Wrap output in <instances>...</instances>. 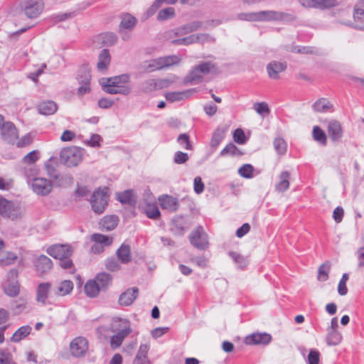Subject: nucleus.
Wrapping results in <instances>:
<instances>
[{"mask_svg":"<svg viewBox=\"0 0 364 364\" xmlns=\"http://www.w3.org/2000/svg\"><path fill=\"white\" fill-rule=\"evenodd\" d=\"M132 332L131 322L127 318L119 317L112 318L109 327L100 326L97 328L99 338H109L110 347L113 350L119 348Z\"/></svg>","mask_w":364,"mask_h":364,"instance_id":"1","label":"nucleus"},{"mask_svg":"<svg viewBox=\"0 0 364 364\" xmlns=\"http://www.w3.org/2000/svg\"><path fill=\"white\" fill-rule=\"evenodd\" d=\"M129 80L130 76L128 74H123L110 78H102L100 85L103 90L108 94L128 95L132 91V87L127 85Z\"/></svg>","mask_w":364,"mask_h":364,"instance_id":"2","label":"nucleus"},{"mask_svg":"<svg viewBox=\"0 0 364 364\" xmlns=\"http://www.w3.org/2000/svg\"><path fill=\"white\" fill-rule=\"evenodd\" d=\"M181 60V58L178 55H167L144 61L141 65V68L144 71L151 73L177 65Z\"/></svg>","mask_w":364,"mask_h":364,"instance_id":"3","label":"nucleus"},{"mask_svg":"<svg viewBox=\"0 0 364 364\" xmlns=\"http://www.w3.org/2000/svg\"><path fill=\"white\" fill-rule=\"evenodd\" d=\"M83 158V150L78 147L63 149L60 154V162L68 167L77 166Z\"/></svg>","mask_w":364,"mask_h":364,"instance_id":"4","label":"nucleus"},{"mask_svg":"<svg viewBox=\"0 0 364 364\" xmlns=\"http://www.w3.org/2000/svg\"><path fill=\"white\" fill-rule=\"evenodd\" d=\"M213 68V65L210 62H205L195 66L185 77L184 83L196 85L201 82L203 77L208 74Z\"/></svg>","mask_w":364,"mask_h":364,"instance_id":"5","label":"nucleus"},{"mask_svg":"<svg viewBox=\"0 0 364 364\" xmlns=\"http://www.w3.org/2000/svg\"><path fill=\"white\" fill-rule=\"evenodd\" d=\"M108 189H97L95 191L90 198V203L92 210L97 214L102 213L108 203L109 196L107 194Z\"/></svg>","mask_w":364,"mask_h":364,"instance_id":"6","label":"nucleus"},{"mask_svg":"<svg viewBox=\"0 0 364 364\" xmlns=\"http://www.w3.org/2000/svg\"><path fill=\"white\" fill-rule=\"evenodd\" d=\"M19 7L27 18H36L43 11L44 3L43 0H22Z\"/></svg>","mask_w":364,"mask_h":364,"instance_id":"7","label":"nucleus"},{"mask_svg":"<svg viewBox=\"0 0 364 364\" xmlns=\"http://www.w3.org/2000/svg\"><path fill=\"white\" fill-rule=\"evenodd\" d=\"M191 244L198 250H205L208 247V236L203 227L198 226L189 235Z\"/></svg>","mask_w":364,"mask_h":364,"instance_id":"8","label":"nucleus"},{"mask_svg":"<svg viewBox=\"0 0 364 364\" xmlns=\"http://www.w3.org/2000/svg\"><path fill=\"white\" fill-rule=\"evenodd\" d=\"M28 184L31 185L32 191L38 196H47L53 189V183L43 177L33 178Z\"/></svg>","mask_w":364,"mask_h":364,"instance_id":"9","label":"nucleus"},{"mask_svg":"<svg viewBox=\"0 0 364 364\" xmlns=\"http://www.w3.org/2000/svg\"><path fill=\"white\" fill-rule=\"evenodd\" d=\"M294 19L293 15L272 10L257 11V21H287Z\"/></svg>","mask_w":364,"mask_h":364,"instance_id":"10","label":"nucleus"},{"mask_svg":"<svg viewBox=\"0 0 364 364\" xmlns=\"http://www.w3.org/2000/svg\"><path fill=\"white\" fill-rule=\"evenodd\" d=\"M52 284L50 282L40 283L36 289V301L42 304H49L48 299L55 296L53 292Z\"/></svg>","mask_w":364,"mask_h":364,"instance_id":"11","label":"nucleus"},{"mask_svg":"<svg viewBox=\"0 0 364 364\" xmlns=\"http://www.w3.org/2000/svg\"><path fill=\"white\" fill-rule=\"evenodd\" d=\"M46 252L50 256L60 260L70 257L73 253V250L68 245L56 244L48 247Z\"/></svg>","mask_w":364,"mask_h":364,"instance_id":"12","label":"nucleus"},{"mask_svg":"<svg viewBox=\"0 0 364 364\" xmlns=\"http://www.w3.org/2000/svg\"><path fill=\"white\" fill-rule=\"evenodd\" d=\"M24 208L18 203H14L6 200V205L4 208L3 217L11 220L21 218L24 213Z\"/></svg>","mask_w":364,"mask_h":364,"instance_id":"13","label":"nucleus"},{"mask_svg":"<svg viewBox=\"0 0 364 364\" xmlns=\"http://www.w3.org/2000/svg\"><path fill=\"white\" fill-rule=\"evenodd\" d=\"M87 349V341L83 337H77L74 338L70 344V353L75 357L83 356Z\"/></svg>","mask_w":364,"mask_h":364,"instance_id":"14","label":"nucleus"},{"mask_svg":"<svg viewBox=\"0 0 364 364\" xmlns=\"http://www.w3.org/2000/svg\"><path fill=\"white\" fill-rule=\"evenodd\" d=\"M300 4L305 8L325 9L337 5L336 0H299Z\"/></svg>","mask_w":364,"mask_h":364,"instance_id":"15","label":"nucleus"},{"mask_svg":"<svg viewBox=\"0 0 364 364\" xmlns=\"http://www.w3.org/2000/svg\"><path fill=\"white\" fill-rule=\"evenodd\" d=\"M353 19L354 23L352 26L364 31V0H359L355 5Z\"/></svg>","mask_w":364,"mask_h":364,"instance_id":"16","label":"nucleus"},{"mask_svg":"<svg viewBox=\"0 0 364 364\" xmlns=\"http://www.w3.org/2000/svg\"><path fill=\"white\" fill-rule=\"evenodd\" d=\"M2 139L8 143H14L18 136L15 125L11 122H5L1 129Z\"/></svg>","mask_w":364,"mask_h":364,"instance_id":"17","label":"nucleus"},{"mask_svg":"<svg viewBox=\"0 0 364 364\" xmlns=\"http://www.w3.org/2000/svg\"><path fill=\"white\" fill-rule=\"evenodd\" d=\"M327 132L330 139L333 142H338L343 137L341 124L336 120H331L328 122Z\"/></svg>","mask_w":364,"mask_h":364,"instance_id":"18","label":"nucleus"},{"mask_svg":"<svg viewBox=\"0 0 364 364\" xmlns=\"http://www.w3.org/2000/svg\"><path fill=\"white\" fill-rule=\"evenodd\" d=\"M272 336L267 333H254L246 336L245 342L247 345H267L270 343Z\"/></svg>","mask_w":364,"mask_h":364,"instance_id":"19","label":"nucleus"},{"mask_svg":"<svg viewBox=\"0 0 364 364\" xmlns=\"http://www.w3.org/2000/svg\"><path fill=\"white\" fill-rule=\"evenodd\" d=\"M33 262L36 270L39 274H46L53 267L52 260L44 255L38 257Z\"/></svg>","mask_w":364,"mask_h":364,"instance_id":"20","label":"nucleus"},{"mask_svg":"<svg viewBox=\"0 0 364 364\" xmlns=\"http://www.w3.org/2000/svg\"><path fill=\"white\" fill-rule=\"evenodd\" d=\"M74 284L70 280H63L57 283L53 287V292L55 296H65L71 294Z\"/></svg>","mask_w":364,"mask_h":364,"instance_id":"21","label":"nucleus"},{"mask_svg":"<svg viewBox=\"0 0 364 364\" xmlns=\"http://www.w3.org/2000/svg\"><path fill=\"white\" fill-rule=\"evenodd\" d=\"M287 69V64L284 62L273 60L267 65V71L269 77L273 80L279 78V74Z\"/></svg>","mask_w":364,"mask_h":364,"instance_id":"22","label":"nucleus"},{"mask_svg":"<svg viewBox=\"0 0 364 364\" xmlns=\"http://www.w3.org/2000/svg\"><path fill=\"white\" fill-rule=\"evenodd\" d=\"M161 207L169 212H175L179 207L178 200L171 196L164 195L159 198Z\"/></svg>","mask_w":364,"mask_h":364,"instance_id":"23","label":"nucleus"},{"mask_svg":"<svg viewBox=\"0 0 364 364\" xmlns=\"http://www.w3.org/2000/svg\"><path fill=\"white\" fill-rule=\"evenodd\" d=\"M203 25V21H193L176 28L175 34L176 36H184L202 28Z\"/></svg>","mask_w":364,"mask_h":364,"instance_id":"24","label":"nucleus"},{"mask_svg":"<svg viewBox=\"0 0 364 364\" xmlns=\"http://www.w3.org/2000/svg\"><path fill=\"white\" fill-rule=\"evenodd\" d=\"M90 75L88 70L85 68L83 75H78V80L81 85L79 87L77 90V95L81 97L85 94L90 92Z\"/></svg>","mask_w":364,"mask_h":364,"instance_id":"25","label":"nucleus"},{"mask_svg":"<svg viewBox=\"0 0 364 364\" xmlns=\"http://www.w3.org/2000/svg\"><path fill=\"white\" fill-rule=\"evenodd\" d=\"M139 289L136 287L127 289L119 298V303L123 306H129L137 297Z\"/></svg>","mask_w":364,"mask_h":364,"instance_id":"26","label":"nucleus"},{"mask_svg":"<svg viewBox=\"0 0 364 364\" xmlns=\"http://www.w3.org/2000/svg\"><path fill=\"white\" fill-rule=\"evenodd\" d=\"M119 222L116 215H106L100 222V225L102 230L110 231L114 230Z\"/></svg>","mask_w":364,"mask_h":364,"instance_id":"27","label":"nucleus"},{"mask_svg":"<svg viewBox=\"0 0 364 364\" xmlns=\"http://www.w3.org/2000/svg\"><path fill=\"white\" fill-rule=\"evenodd\" d=\"M117 256L118 259L122 264H127L132 259L130 246L125 243L122 244L117 250Z\"/></svg>","mask_w":364,"mask_h":364,"instance_id":"28","label":"nucleus"},{"mask_svg":"<svg viewBox=\"0 0 364 364\" xmlns=\"http://www.w3.org/2000/svg\"><path fill=\"white\" fill-rule=\"evenodd\" d=\"M38 109L41 114L51 115L55 113L58 106L54 101L48 100L40 103L38 106Z\"/></svg>","mask_w":364,"mask_h":364,"instance_id":"29","label":"nucleus"},{"mask_svg":"<svg viewBox=\"0 0 364 364\" xmlns=\"http://www.w3.org/2000/svg\"><path fill=\"white\" fill-rule=\"evenodd\" d=\"M193 89L187 90L182 92H169L165 95V97L168 101L173 102L188 98L193 93Z\"/></svg>","mask_w":364,"mask_h":364,"instance_id":"30","label":"nucleus"},{"mask_svg":"<svg viewBox=\"0 0 364 364\" xmlns=\"http://www.w3.org/2000/svg\"><path fill=\"white\" fill-rule=\"evenodd\" d=\"M313 109L316 112H328L333 109V105L326 98H321L312 105Z\"/></svg>","mask_w":364,"mask_h":364,"instance_id":"31","label":"nucleus"},{"mask_svg":"<svg viewBox=\"0 0 364 364\" xmlns=\"http://www.w3.org/2000/svg\"><path fill=\"white\" fill-rule=\"evenodd\" d=\"M117 199L123 204L133 205L136 203V197L132 190H127L117 194Z\"/></svg>","mask_w":364,"mask_h":364,"instance_id":"32","label":"nucleus"},{"mask_svg":"<svg viewBox=\"0 0 364 364\" xmlns=\"http://www.w3.org/2000/svg\"><path fill=\"white\" fill-rule=\"evenodd\" d=\"M225 129L221 127H218L213 132L211 140L210 146L213 150H215L220 145L221 141L225 138Z\"/></svg>","mask_w":364,"mask_h":364,"instance_id":"33","label":"nucleus"},{"mask_svg":"<svg viewBox=\"0 0 364 364\" xmlns=\"http://www.w3.org/2000/svg\"><path fill=\"white\" fill-rule=\"evenodd\" d=\"M137 22L136 18L129 14H125L122 16L120 29L132 31Z\"/></svg>","mask_w":364,"mask_h":364,"instance_id":"34","label":"nucleus"},{"mask_svg":"<svg viewBox=\"0 0 364 364\" xmlns=\"http://www.w3.org/2000/svg\"><path fill=\"white\" fill-rule=\"evenodd\" d=\"M110 63V55L107 49L102 50L98 57L97 69L104 71L107 68Z\"/></svg>","mask_w":364,"mask_h":364,"instance_id":"35","label":"nucleus"},{"mask_svg":"<svg viewBox=\"0 0 364 364\" xmlns=\"http://www.w3.org/2000/svg\"><path fill=\"white\" fill-rule=\"evenodd\" d=\"M290 178V173L287 171H282L279 176V182L276 185V190L278 192H284L289 187V179Z\"/></svg>","mask_w":364,"mask_h":364,"instance_id":"36","label":"nucleus"},{"mask_svg":"<svg viewBox=\"0 0 364 364\" xmlns=\"http://www.w3.org/2000/svg\"><path fill=\"white\" fill-rule=\"evenodd\" d=\"M342 341V336L338 331H327L326 342L328 346H337Z\"/></svg>","mask_w":364,"mask_h":364,"instance_id":"37","label":"nucleus"},{"mask_svg":"<svg viewBox=\"0 0 364 364\" xmlns=\"http://www.w3.org/2000/svg\"><path fill=\"white\" fill-rule=\"evenodd\" d=\"M31 327L29 326H23L19 328L12 336L11 341L13 342H19L25 338L31 333Z\"/></svg>","mask_w":364,"mask_h":364,"instance_id":"38","label":"nucleus"},{"mask_svg":"<svg viewBox=\"0 0 364 364\" xmlns=\"http://www.w3.org/2000/svg\"><path fill=\"white\" fill-rule=\"evenodd\" d=\"M312 135L314 139L322 146H326L327 143V136L323 130L318 126H314Z\"/></svg>","mask_w":364,"mask_h":364,"instance_id":"39","label":"nucleus"},{"mask_svg":"<svg viewBox=\"0 0 364 364\" xmlns=\"http://www.w3.org/2000/svg\"><path fill=\"white\" fill-rule=\"evenodd\" d=\"M101 289L95 280L88 281L85 285V292L90 297H95Z\"/></svg>","mask_w":364,"mask_h":364,"instance_id":"40","label":"nucleus"},{"mask_svg":"<svg viewBox=\"0 0 364 364\" xmlns=\"http://www.w3.org/2000/svg\"><path fill=\"white\" fill-rule=\"evenodd\" d=\"M91 240L93 242L102 245L103 247L109 246L112 242V237L100 233L92 235Z\"/></svg>","mask_w":364,"mask_h":364,"instance_id":"41","label":"nucleus"},{"mask_svg":"<svg viewBox=\"0 0 364 364\" xmlns=\"http://www.w3.org/2000/svg\"><path fill=\"white\" fill-rule=\"evenodd\" d=\"M111 280L112 277L110 274L106 272L99 273L95 279L101 289L106 288L111 282Z\"/></svg>","mask_w":364,"mask_h":364,"instance_id":"42","label":"nucleus"},{"mask_svg":"<svg viewBox=\"0 0 364 364\" xmlns=\"http://www.w3.org/2000/svg\"><path fill=\"white\" fill-rule=\"evenodd\" d=\"M242 152L240 149L232 143H229L225 147L220 151V156H239L241 155Z\"/></svg>","mask_w":364,"mask_h":364,"instance_id":"43","label":"nucleus"},{"mask_svg":"<svg viewBox=\"0 0 364 364\" xmlns=\"http://www.w3.org/2000/svg\"><path fill=\"white\" fill-rule=\"evenodd\" d=\"M331 269V263L326 262L322 264L318 270V279L321 282H325L328 279V273Z\"/></svg>","mask_w":364,"mask_h":364,"instance_id":"44","label":"nucleus"},{"mask_svg":"<svg viewBox=\"0 0 364 364\" xmlns=\"http://www.w3.org/2000/svg\"><path fill=\"white\" fill-rule=\"evenodd\" d=\"M5 293L10 296H15L19 292V285L15 280L5 284L4 286Z\"/></svg>","mask_w":364,"mask_h":364,"instance_id":"45","label":"nucleus"},{"mask_svg":"<svg viewBox=\"0 0 364 364\" xmlns=\"http://www.w3.org/2000/svg\"><path fill=\"white\" fill-rule=\"evenodd\" d=\"M255 168L253 166L249 164H246L242 165L239 169H238V173L240 176L245 178H252L254 177V172Z\"/></svg>","mask_w":364,"mask_h":364,"instance_id":"46","label":"nucleus"},{"mask_svg":"<svg viewBox=\"0 0 364 364\" xmlns=\"http://www.w3.org/2000/svg\"><path fill=\"white\" fill-rule=\"evenodd\" d=\"M229 255L240 269L245 268L248 264L247 259L237 252H230Z\"/></svg>","mask_w":364,"mask_h":364,"instance_id":"47","label":"nucleus"},{"mask_svg":"<svg viewBox=\"0 0 364 364\" xmlns=\"http://www.w3.org/2000/svg\"><path fill=\"white\" fill-rule=\"evenodd\" d=\"M40 159V152L38 150H33L27 154L23 159L22 162L28 165H33Z\"/></svg>","mask_w":364,"mask_h":364,"instance_id":"48","label":"nucleus"},{"mask_svg":"<svg viewBox=\"0 0 364 364\" xmlns=\"http://www.w3.org/2000/svg\"><path fill=\"white\" fill-rule=\"evenodd\" d=\"M274 147L278 154L283 155L287 151V144L284 139L277 137L274 141Z\"/></svg>","mask_w":364,"mask_h":364,"instance_id":"49","label":"nucleus"},{"mask_svg":"<svg viewBox=\"0 0 364 364\" xmlns=\"http://www.w3.org/2000/svg\"><path fill=\"white\" fill-rule=\"evenodd\" d=\"M149 350V345L147 343H142L139 346V349L136 356V359L139 362H141V364H144L146 361V355Z\"/></svg>","mask_w":364,"mask_h":364,"instance_id":"50","label":"nucleus"},{"mask_svg":"<svg viewBox=\"0 0 364 364\" xmlns=\"http://www.w3.org/2000/svg\"><path fill=\"white\" fill-rule=\"evenodd\" d=\"M178 79V77L172 75L168 77L159 79L156 80L157 87L158 89H163L168 87L174 83L176 80Z\"/></svg>","mask_w":364,"mask_h":364,"instance_id":"51","label":"nucleus"},{"mask_svg":"<svg viewBox=\"0 0 364 364\" xmlns=\"http://www.w3.org/2000/svg\"><path fill=\"white\" fill-rule=\"evenodd\" d=\"M53 161V158H50L45 163V169L50 178L54 180H58L60 176L59 174L57 173L55 168L52 164Z\"/></svg>","mask_w":364,"mask_h":364,"instance_id":"52","label":"nucleus"},{"mask_svg":"<svg viewBox=\"0 0 364 364\" xmlns=\"http://www.w3.org/2000/svg\"><path fill=\"white\" fill-rule=\"evenodd\" d=\"M145 213L151 219H156L160 216L159 209L155 204H149L145 208Z\"/></svg>","mask_w":364,"mask_h":364,"instance_id":"53","label":"nucleus"},{"mask_svg":"<svg viewBox=\"0 0 364 364\" xmlns=\"http://www.w3.org/2000/svg\"><path fill=\"white\" fill-rule=\"evenodd\" d=\"M175 15V10L172 7H168L164 9H161L157 16V19L159 21H164L169 18H171Z\"/></svg>","mask_w":364,"mask_h":364,"instance_id":"54","label":"nucleus"},{"mask_svg":"<svg viewBox=\"0 0 364 364\" xmlns=\"http://www.w3.org/2000/svg\"><path fill=\"white\" fill-rule=\"evenodd\" d=\"M253 109L259 115H267L270 113V109L268 105L264 102H255L253 105Z\"/></svg>","mask_w":364,"mask_h":364,"instance_id":"55","label":"nucleus"},{"mask_svg":"<svg viewBox=\"0 0 364 364\" xmlns=\"http://www.w3.org/2000/svg\"><path fill=\"white\" fill-rule=\"evenodd\" d=\"M177 142L180 144V146L186 149V150H191L192 149V145L190 141V137L189 136L186 134H181L178 138H177Z\"/></svg>","mask_w":364,"mask_h":364,"instance_id":"56","label":"nucleus"},{"mask_svg":"<svg viewBox=\"0 0 364 364\" xmlns=\"http://www.w3.org/2000/svg\"><path fill=\"white\" fill-rule=\"evenodd\" d=\"M141 89L144 92H149L158 89L156 80L154 79H149L144 81L141 84Z\"/></svg>","mask_w":364,"mask_h":364,"instance_id":"57","label":"nucleus"},{"mask_svg":"<svg viewBox=\"0 0 364 364\" xmlns=\"http://www.w3.org/2000/svg\"><path fill=\"white\" fill-rule=\"evenodd\" d=\"M23 173L27 178L28 183H30L33 178H37L36 175L38 173V169L35 166H32L28 168L25 167L23 169Z\"/></svg>","mask_w":364,"mask_h":364,"instance_id":"58","label":"nucleus"},{"mask_svg":"<svg viewBox=\"0 0 364 364\" xmlns=\"http://www.w3.org/2000/svg\"><path fill=\"white\" fill-rule=\"evenodd\" d=\"M348 274L345 273L343 274L338 286V292L340 295L344 296L348 292V289L346 287V282L348 280Z\"/></svg>","mask_w":364,"mask_h":364,"instance_id":"59","label":"nucleus"},{"mask_svg":"<svg viewBox=\"0 0 364 364\" xmlns=\"http://www.w3.org/2000/svg\"><path fill=\"white\" fill-rule=\"evenodd\" d=\"M196 42L204 44L205 43H214L215 38L208 33L195 34Z\"/></svg>","mask_w":364,"mask_h":364,"instance_id":"60","label":"nucleus"},{"mask_svg":"<svg viewBox=\"0 0 364 364\" xmlns=\"http://www.w3.org/2000/svg\"><path fill=\"white\" fill-rule=\"evenodd\" d=\"M228 21V19H225V18H221V19L220 18H216V19L207 20V21L203 22V25L202 26V29L206 30V29H208L210 28H213V27H215V26H218L220 25L223 22H226Z\"/></svg>","mask_w":364,"mask_h":364,"instance_id":"61","label":"nucleus"},{"mask_svg":"<svg viewBox=\"0 0 364 364\" xmlns=\"http://www.w3.org/2000/svg\"><path fill=\"white\" fill-rule=\"evenodd\" d=\"M237 18L240 21H257V11L240 13L237 14Z\"/></svg>","mask_w":364,"mask_h":364,"instance_id":"62","label":"nucleus"},{"mask_svg":"<svg viewBox=\"0 0 364 364\" xmlns=\"http://www.w3.org/2000/svg\"><path fill=\"white\" fill-rule=\"evenodd\" d=\"M172 43L175 45H191L196 43L195 34L190 35L189 36L173 40Z\"/></svg>","mask_w":364,"mask_h":364,"instance_id":"63","label":"nucleus"},{"mask_svg":"<svg viewBox=\"0 0 364 364\" xmlns=\"http://www.w3.org/2000/svg\"><path fill=\"white\" fill-rule=\"evenodd\" d=\"M233 139L234 141L239 144H244L247 141L244 131L240 128L235 130Z\"/></svg>","mask_w":364,"mask_h":364,"instance_id":"64","label":"nucleus"}]
</instances>
